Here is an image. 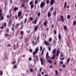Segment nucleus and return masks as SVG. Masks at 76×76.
Instances as JSON below:
<instances>
[{
  "label": "nucleus",
  "instance_id": "nucleus-9",
  "mask_svg": "<svg viewBox=\"0 0 76 76\" xmlns=\"http://www.w3.org/2000/svg\"><path fill=\"white\" fill-rule=\"evenodd\" d=\"M12 21L11 20H9V26H10V25H11L12 24Z\"/></svg>",
  "mask_w": 76,
  "mask_h": 76
},
{
  "label": "nucleus",
  "instance_id": "nucleus-60",
  "mask_svg": "<svg viewBox=\"0 0 76 76\" xmlns=\"http://www.w3.org/2000/svg\"><path fill=\"white\" fill-rule=\"evenodd\" d=\"M15 24L14 23V24H13L12 25V27H13L14 29V27H15Z\"/></svg>",
  "mask_w": 76,
  "mask_h": 76
},
{
  "label": "nucleus",
  "instance_id": "nucleus-3",
  "mask_svg": "<svg viewBox=\"0 0 76 76\" xmlns=\"http://www.w3.org/2000/svg\"><path fill=\"white\" fill-rule=\"evenodd\" d=\"M64 16L62 15L61 16V18L60 19V20L62 21V22H64L65 21V19L64 18Z\"/></svg>",
  "mask_w": 76,
  "mask_h": 76
},
{
  "label": "nucleus",
  "instance_id": "nucleus-42",
  "mask_svg": "<svg viewBox=\"0 0 76 76\" xmlns=\"http://www.w3.org/2000/svg\"><path fill=\"white\" fill-rule=\"evenodd\" d=\"M76 21H75L73 22V25H76Z\"/></svg>",
  "mask_w": 76,
  "mask_h": 76
},
{
  "label": "nucleus",
  "instance_id": "nucleus-13",
  "mask_svg": "<svg viewBox=\"0 0 76 76\" xmlns=\"http://www.w3.org/2000/svg\"><path fill=\"white\" fill-rule=\"evenodd\" d=\"M3 74V72L2 71L0 70V75H1V76H2Z\"/></svg>",
  "mask_w": 76,
  "mask_h": 76
},
{
  "label": "nucleus",
  "instance_id": "nucleus-41",
  "mask_svg": "<svg viewBox=\"0 0 76 76\" xmlns=\"http://www.w3.org/2000/svg\"><path fill=\"white\" fill-rule=\"evenodd\" d=\"M58 56H59L58 53V52H57V50H56V56L57 57H58Z\"/></svg>",
  "mask_w": 76,
  "mask_h": 76
},
{
  "label": "nucleus",
  "instance_id": "nucleus-57",
  "mask_svg": "<svg viewBox=\"0 0 76 76\" xmlns=\"http://www.w3.org/2000/svg\"><path fill=\"white\" fill-rule=\"evenodd\" d=\"M48 49H49V51H50L51 50V48L50 47H49Z\"/></svg>",
  "mask_w": 76,
  "mask_h": 76
},
{
  "label": "nucleus",
  "instance_id": "nucleus-37",
  "mask_svg": "<svg viewBox=\"0 0 76 76\" xmlns=\"http://www.w3.org/2000/svg\"><path fill=\"white\" fill-rule=\"evenodd\" d=\"M34 4H31V7L33 8V7H34Z\"/></svg>",
  "mask_w": 76,
  "mask_h": 76
},
{
  "label": "nucleus",
  "instance_id": "nucleus-2",
  "mask_svg": "<svg viewBox=\"0 0 76 76\" xmlns=\"http://www.w3.org/2000/svg\"><path fill=\"white\" fill-rule=\"evenodd\" d=\"M39 50V47H37L35 49V51H34L33 52V55H36L37 53L38 50Z\"/></svg>",
  "mask_w": 76,
  "mask_h": 76
},
{
  "label": "nucleus",
  "instance_id": "nucleus-58",
  "mask_svg": "<svg viewBox=\"0 0 76 76\" xmlns=\"http://www.w3.org/2000/svg\"><path fill=\"white\" fill-rule=\"evenodd\" d=\"M3 15V13H1H1H0V17H1L2 15Z\"/></svg>",
  "mask_w": 76,
  "mask_h": 76
},
{
  "label": "nucleus",
  "instance_id": "nucleus-38",
  "mask_svg": "<svg viewBox=\"0 0 76 76\" xmlns=\"http://www.w3.org/2000/svg\"><path fill=\"white\" fill-rule=\"evenodd\" d=\"M23 18V16H22L21 17H19L18 20H20V19H22V18Z\"/></svg>",
  "mask_w": 76,
  "mask_h": 76
},
{
  "label": "nucleus",
  "instance_id": "nucleus-14",
  "mask_svg": "<svg viewBox=\"0 0 76 76\" xmlns=\"http://www.w3.org/2000/svg\"><path fill=\"white\" fill-rule=\"evenodd\" d=\"M40 60L41 61V62L42 65H43L44 63H43V61L42 58H40Z\"/></svg>",
  "mask_w": 76,
  "mask_h": 76
},
{
  "label": "nucleus",
  "instance_id": "nucleus-8",
  "mask_svg": "<svg viewBox=\"0 0 76 76\" xmlns=\"http://www.w3.org/2000/svg\"><path fill=\"white\" fill-rule=\"evenodd\" d=\"M37 21V18H36L34 20V21H33L32 23H35V24H36Z\"/></svg>",
  "mask_w": 76,
  "mask_h": 76
},
{
  "label": "nucleus",
  "instance_id": "nucleus-43",
  "mask_svg": "<svg viewBox=\"0 0 76 76\" xmlns=\"http://www.w3.org/2000/svg\"><path fill=\"white\" fill-rule=\"evenodd\" d=\"M14 48H13V50H15V45H14Z\"/></svg>",
  "mask_w": 76,
  "mask_h": 76
},
{
  "label": "nucleus",
  "instance_id": "nucleus-23",
  "mask_svg": "<svg viewBox=\"0 0 76 76\" xmlns=\"http://www.w3.org/2000/svg\"><path fill=\"white\" fill-rule=\"evenodd\" d=\"M57 52L58 53V55H59V53H60V49H58L57 50Z\"/></svg>",
  "mask_w": 76,
  "mask_h": 76
},
{
  "label": "nucleus",
  "instance_id": "nucleus-61",
  "mask_svg": "<svg viewBox=\"0 0 76 76\" xmlns=\"http://www.w3.org/2000/svg\"><path fill=\"white\" fill-rule=\"evenodd\" d=\"M52 40V38H50L49 39V41L50 42H51Z\"/></svg>",
  "mask_w": 76,
  "mask_h": 76
},
{
  "label": "nucleus",
  "instance_id": "nucleus-7",
  "mask_svg": "<svg viewBox=\"0 0 76 76\" xmlns=\"http://www.w3.org/2000/svg\"><path fill=\"white\" fill-rule=\"evenodd\" d=\"M54 0H51L50 1V4H51L50 6H52L54 2Z\"/></svg>",
  "mask_w": 76,
  "mask_h": 76
},
{
  "label": "nucleus",
  "instance_id": "nucleus-30",
  "mask_svg": "<svg viewBox=\"0 0 76 76\" xmlns=\"http://www.w3.org/2000/svg\"><path fill=\"white\" fill-rule=\"evenodd\" d=\"M6 31H7V33H9V29L8 28H7L6 29Z\"/></svg>",
  "mask_w": 76,
  "mask_h": 76
},
{
  "label": "nucleus",
  "instance_id": "nucleus-31",
  "mask_svg": "<svg viewBox=\"0 0 76 76\" xmlns=\"http://www.w3.org/2000/svg\"><path fill=\"white\" fill-rule=\"evenodd\" d=\"M55 72L56 75H58V70H56Z\"/></svg>",
  "mask_w": 76,
  "mask_h": 76
},
{
  "label": "nucleus",
  "instance_id": "nucleus-33",
  "mask_svg": "<svg viewBox=\"0 0 76 76\" xmlns=\"http://www.w3.org/2000/svg\"><path fill=\"white\" fill-rule=\"evenodd\" d=\"M67 28V26H64V30H66Z\"/></svg>",
  "mask_w": 76,
  "mask_h": 76
},
{
  "label": "nucleus",
  "instance_id": "nucleus-11",
  "mask_svg": "<svg viewBox=\"0 0 76 76\" xmlns=\"http://www.w3.org/2000/svg\"><path fill=\"white\" fill-rule=\"evenodd\" d=\"M18 8L17 7H15L14 8V11H16L17 10H18Z\"/></svg>",
  "mask_w": 76,
  "mask_h": 76
},
{
  "label": "nucleus",
  "instance_id": "nucleus-51",
  "mask_svg": "<svg viewBox=\"0 0 76 76\" xmlns=\"http://www.w3.org/2000/svg\"><path fill=\"white\" fill-rule=\"evenodd\" d=\"M27 20V19H25L24 23H26Z\"/></svg>",
  "mask_w": 76,
  "mask_h": 76
},
{
  "label": "nucleus",
  "instance_id": "nucleus-4",
  "mask_svg": "<svg viewBox=\"0 0 76 76\" xmlns=\"http://www.w3.org/2000/svg\"><path fill=\"white\" fill-rule=\"evenodd\" d=\"M45 3L43 2V1H41V3L40 4V7H43L44 6H45Z\"/></svg>",
  "mask_w": 76,
  "mask_h": 76
},
{
  "label": "nucleus",
  "instance_id": "nucleus-62",
  "mask_svg": "<svg viewBox=\"0 0 76 76\" xmlns=\"http://www.w3.org/2000/svg\"><path fill=\"white\" fill-rule=\"evenodd\" d=\"M54 26L53 24L52 26V28H54Z\"/></svg>",
  "mask_w": 76,
  "mask_h": 76
},
{
  "label": "nucleus",
  "instance_id": "nucleus-27",
  "mask_svg": "<svg viewBox=\"0 0 76 76\" xmlns=\"http://www.w3.org/2000/svg\"><path fill=\"white\" fill-rule=\"evenodd\" d=\"M58 37L59 38V40H61V36L60 35V34H59L58 36Z\"/></svg>",
  "mask_w": 76,
  "mask_h": 76
},
{
  "label": "nucleus",
  "instance_id": "nucleus-6",
  "mask_svg": "<svg viewBox=\"0 0 76 76\" xmlns=\"http://www.w3.org/2000/svg\"><path fill=\"white\" fill-rule=\"evenodd\" d=\"M24 33L23 31H21L20 32V34H21V37H23L24 35Z\"/></svg>",
  "mask_w": 76,
  "mask_h": 76
},
{
  "label": "nucleus",
  "instance_id": "nucleus-34",
  "mask_svg": "<svg viewBox=\"0 0 76 76\" xmlns=\"http://www.w3.org/2000/svg\"><path fill=\"white\" fill-rule=\"evenodd\" d=\"M53 7H51V8H50V10L51 11H53Z\"/></svg>",
  "mask_w": 76,
  "mask_h": 76
},
{
  "label": "nucleus",
  "instance_id": "nucleus-45",
  "mask_svg": "<svg viewBox=\"0 0 76 76\" xmlns=\"http://www.w3.org/2000/svg\"><path fill=\"white\" fill-rule=\"evenodd\" d=\"M40 14H41L40 12H39V13H38L37 14L38 16H39L40 15Z\"/></svg>",
  "mask_w": 76,
  "mask_h": 76
},
{
  "label": "nucleus",
  "instance_id": "nucleus-36",
  "mask_svg": "<svg viewBox=\"0 0 76 76\" xmlns=\"http://www.w3.org/2000/svg\"><path fill=\"white\" fill-rule=\"evenodd\" d=\"M42 70V67H41V68H40L39 69V72H41Z\"/></svg>",
  "mask_w": 76,
  "mask_h": 76
},
{
  "label": "nucleus",
  "instance_id": "nucleus-48",
  "mask_svg": "<svg viewBox=\"0 0 76 76\" xmlns=\"http://www.w3.org/2000/svg\"><path fill=\"white\" fill-rule=\"evenodd\" d=\"M42 49H43V47H42V46H41L40 47V50L41 51H42Z\"/></svg>",
  "mask_w": 76,
  "mask_h": 76
},
{
  "label": "nucleus",
  "instance_id": "nucleus-52",
  "mask_svg": "<svg viewBox=\"0 0 76 76\" xmlns=\"http://www.w3.org/2000/svg\"><path fill=\"white\" fill-rule=\"evenodd\" d=\"M16 61H13L12 64H15L16 63Z\"/></svg>",
  "mask_w": 76,
  "mask_h": 76
},
{
  "label": "nucleus",
  "instance_id": "nucleus-32",
  "mask_svg": "<svg viewBox=\"0 0 76 76\" xmlns=\"http://www.w3.org/2000/svg\"><path fill=\"white\" fill-rule=\"evenodd\" d=\"M25 6V4L24 3H22L21 6L22 7H24Z\"/></svg>",
  "mask_w": 76,
  "mask_h": 76
},
{
  "label": "nucleus",
  "instance_id": "nucleus-29",
  "mask_svg": "<svg viewBox=\"0 0 76 76\" xmlns=\"http://www.w3.org/2000/svg\"><path fill=\"white\" fill-rule=\"evenodd\" d=\"M29 19L30 20H31V21H32V20H34V19L33 18H32V17H30L29 18Z\"/></svg>",
  "mask_w": 76,
  "mask_h": 76
},
{
  "label": "nucleus",
  "instance_id": "nucleus-35",
  "mask_svg": "<svg viewBox=\"0 0 76 76\" xmlns=\"http://www.w3.org/2000/svg\"><path fill=\"white\" fill-rule=\"evenodd\" d=\"M44 49H43L42 50V53H41L42 55H43V54L44 52Z\"/></svg>",
  "mask_w": 76,
  "mask_h": 76
},
{
  "label": "nucleus",
  "instance_id": "nucleus-50",
  "mask_svg": "<svg viewBox=\"0 0 76 76\" xmlns=\"http://www.w3.org/2000/svg\"><path fill=\"white\" fill-rule=\"evenodd\" d=\"M4 26L5 27H6V23H4Z\"/></svg>",
  "mask_w": 76,
  "mask_h": 76
},
{
  "label": "nucleus",
  "instance_id": "nucleus-19",
  "mask_svg": "<svg viewBox=\"0 0 76 76\" xmlns=\"http://www.w3.org/2000/svg\"><path fill=\"white\" fill-rule=\"evenodd\" d=\"M48 62L50 63V64H52V60H51V59H49L48 60Z\"/></svg>",
  "mask_w": 76,
  "mask_h": 76
},
{
  "label": "nucleus",
  "instance_id": "nucleus-17",
  "mask_svg": "<svg viewBox=\"0 0 76 76\" xmlns=\"http://www.w3.org/2000/svg\"><path fill=\"white\" fill-rule=\"evenodd\" d=\"M70 58H69L67 60V62H66V63H69V61H70Z\"/></svg>",
  "mask_w": 76,
  "mask_h": 76
},
{
  "label": "nucleus",
  "instance_id": "nucleus-18",
  "mask_svg": "<svg viewBox=\"0 0 76 76\" xmlns=\"http://www.w3.org/2000/svg\"><path fill=\"white\" fill-rule=\"evenodd\" d=\"M34 55V56H33V58H37L38 57V55Z\"/></svg>",
  "mask_w": 76,
  "mask_h": 76
},
{
  "label": "nucleus",
  "instance_id": "nucleus-22",
  "mask_svg": "<svg viewBox=\"0 0 76 76\" xmlns=\"http://www.w3.org/2000/svg\"><path fill=\"white\" fill-rule=\"evenodd\" d=\"M48 55H49V53H48V52H47V53L46 55V58L47 59V58H48Z\"/></svg>",
  "mask_w": 76,
  "mask_h": 76
},
{
  "label": "nucleus",
  "instance_id": "nucleus-39",
  "mask_svg": "<svg viewBox=\"0 0 76 76\" xmlns=\"http://www.w3.org/2000/svg\"><path fill=\"white\" fill-rule=\"evenodd\" d=\"M12 46L11 45H10L9 44H8L7 45V47H11Z\"/></svg>",
  "mask_w": 76,
  "mask_h": 76
},
{
  "label": "nucleus",
  "instance_id": "nucleus-25",
  "mask_svg": "<svg viewBox=\"0 0 76 76\" xmlns=\"http://www.w3.org/2000/svg\"><path fill=\"white\" fill-rule=\"evenodd\" d=\"M3 19H4V17H3V16H1V17L0 19V20H3Z\"/></svg>",
  "mask_w": 76,
  "mask_h": 76
},
{
  "label": "nucleus",
  "instance_id": "nucleus-20",
  "mask_svg": "<svg viewBox=\"0 0 76 76\" xmlns=\"http://www.w3.org/2000/svg\"><path fill=\"white\" fill-rule=\"evenodd\" d=\"M47 21H46L45 22H44V23H43V24L44 25H45V26H46V25H47Z\"/></svg>",
  "mask_w": 76,
  "mask_h": 76
},
{
  "label": "nucleus",
  "instance_id": "nucleus-1",
  "mask_svg": "<svg viewBox=\"0 0 76 76\" xmlns=\"http://www.w3.org/2000/svg\"><path fill=\"white\" fill-rule=\"evenodd\" d=\"M56 49H54L53 51V52H52V53H53V56L52 58H51L50 59H55L56 56Z\"/></svg>",
  "mask_w": 76,
  "mask_h": 76
},
{
  "label": "nucleus",
  "instance_id": "nucleus-49",
  "mask_svg": "<svg viewBox=\"0 0 76 76\" xmlns=\"http://www.w3.org/2000/svg\"><path fill=\"white\" fill-rule=\"evenodd\" d=\"M30 71L31 72H33L34 70L32 69H30Z\"/></svg>",
  "mask_w": 76,
  "mask_h": 76
},
{
  "label": "nucleus",
  "instance_id": "nucleus-12",
  "mask_svg": "<svg viewBox=\"0 0 76 76\" xmlns=\"http://www.w3.org/2000/svg\"><path fill=\"white\" fill-rule=\"evenodd\" d=\"M48 17H50V16H51V14L50 12V11H49L48 12Z\"/></svg>",
  "mask_w": 76,
  "mask_h": 76
},
{
  "label": "nucleus",
  "instance_id": "nucleus-44",
  "mask_svg": "<svg viewBox=\"0 0 76 76\" xmlns=\"http://www.w3.org/2000/svg\"><path fill=\"white\" fill-rule=\"evenodd\" d=\"M49 0H47L46 1V3L48 4H49Z\"/></svg>",
  "mask_w": 76,
  "mask_h": 76
},
{
  "label": "nucleus",
  "instance_id": "nucleus-10",
  "mask_svg": "<svg viewBox=\"0 0 76 76\" xmlns=\"http://www.w3.org/2000/svg\"><path fill=\"white\" fill-rule=\"evenodd\" d=\"M21 12H19L18 13V17H19V16H21Z\"/></svg>",
  "mask_w": 76,
  "mask_h": 76
},
{
  "label": "nucleus",
  "instance_id": "nucleus-15",
  "mask_svg": "<svg viewBox=\"0 0 76 76\" xmlns=\"http://www.w3.org/2000/svg\"><path fill=\"white\" fill-rule=\"evenodd\" d=\"M66 4H67V2L66 1H65L64 3V9H65L66 7Z\"/></svg>",
  "mask_w": 76,
  "mask_h": 76
},
{
  "label": "nucleus",
  "instance_id": "nucleus-40",
  "mask_svg": "<svg viewBox=\"0 0 76 76\" xmlns=\"http://www.w3.org/2000/svg\"><path fill=\"white\" fill-rule=\"evenodd\" d=\"M59 63H60V64H61L62 65V64H63L64 62L63 61H60L59 62Z\"/></svg>",
  "mask_w": 76,
  "mask_h": 76
},
{
  "label": "nucleus",
  "instance_id": "nucleus-28",
  "mask_svg": "<svg viewBox=\"0 0 76 76\" xmlns=\"http://www.w3.org/2000/svg\"><path fill=\"white\" fill-rule=\"evenodd\" d=\"M53 44L54 43L55 44H56L57 43V42L56 41V40H53Z\"/></svg>",
  "mask_w": 76,
  "mask_h": 76
},
{
  "label": "nucleus",
  "instance_id": "nucleus-64",
  "mask_svg": "<svg viewBox=\"0 0 76 76\" xmlns=\"http://www.w3.org/2000/svg\"><path fill=\"white\" fill-rule=\"evenodd\" d=\"M65 65H64V64H63V65L62 67L63 68H64V67H65Z\"/></svg>",
  "mask_w": 76,
  "mask_h": 76
},
{
  "label": "nucleus",
  "instance_id": "nucleus-46",
  "mask_svg": "<svg viewBox=\"0 0 76 76\" xmlns=\"http://www.w3.org/2000/svg\"><path fill=\"white\" fill-rule=\"evenodd\" d=\"M54 33L55 34H56V33H57V31H56V30H54Z\"/></svg>",
  "mask_w": 76,
  "mask_h": 76
},
{
  "label": "nucleus",
  "instance_id": "nucleus-59",
  "mask_svg": "<svg viewBox=\"0 0 76 76\" xmlns=\"http://www.w3.org/2000/svg\"><path fill=\"white\" fill-rule=\"evenodd\" d=\"M28 60L29 61H31L32 60V58H29Z\"/></svg>",
  "mask_w": 76,
  "mask_h": 76
},
{
  "label": "nucleus",
  "instance_id": "nucleus-5",
  "mask_svg": "<svg viewBox=\"0 0 76 76\" xmlns=\"http://www.w3.org/2000/svg\"><path fill=\"white\" fill-rule=\"evenodd\" d=\"M38 26H36L34 28V31H37L38 30Z\"/></svg>",
  "mask_w": 76,
  "mask_h": 76
},
{
  "label": "nucleus",
  "instance_id": "nucleus-54",
  "mask_svg": "<svg viewBox=\"0 0 76 76\" xmlns=\"http://www.w3.org/2000/svg\"><path fill=\"white\" fill-rule=\"evenodd\" d=\"M34 44V45H35L36 43H35V42L34 41H33L32 42Z\"/></svg>",
  "mask_w": 76,
  "mask_h": 76
},
{
  "label": "nucleus",
  "instance_id": "nucleus-16",
  "mask_svg": "<svg viewBox=\"0 0 76 76\" xmlns=\"http://www.w3.org/2000/svg\"><path fill=\"white\" fill-rule=\"evenodd\" d=\"M44 43V44H45L46 45H48V42H47L46 40L45 41Z\"/></svg>",
  "mask_w": 76,
  "mask_h": 76
},
{
  "label": "nucleus",
  "instance_id": "nucleus-26",
  "mask_svg": "<svg viewBox=\"0 0 76 76\" xmlns=\"http://www.w3.org/2000/svg\"><path fill=\"white\" fill-rule=\"evenodd\" d=\"M13 67L14 68H18V65H15Z\"/></svg>",
  "mask_w": 76,
  "mask_h": 76
},
{
  "label": "nucleus",
  "instance_id": "nucleus-24",
  "mask_svg": "<svg viewBox=\"0 0 76 76\" xmlns=\"http://www.w3.org/2000/svg\"><path fill=\"white\" fill-rule=\"evenodd\" d=\"M71 17L69 15H67V18L68 19H69Z\"/></svg>",
  "mask_w": 76,
  "mask_h": 76
},
{
  "label": "nucleus",
  "instance_id": "nucleus-56",
  "mask_svg": "<svg viewBox=\"0 0 76 76\" xmlns=\"http://www.w3.org/2000/svg\"><path fill=\"white\" fill-rule=\"evenodd\" d=\"M29 51H30V52H31V53L32 52V50L30 49H29Z\"/></svg>",
  "mask_w": 76,
  "mask_h": 76
},
{
  "label": "nucleus",
  "instance_id": "nucleus-63",
  "mask_svg": "<svg viewBox=\"0 0 76 76\" xmlns=\"http://www.w3.org/2000/svg\"><path fill=\"white\" fill-rule=\"evenodd\" d=\"M15 18L16 19H18V17H17V15H16L15 16Z\"/></svg>",
  "mask_w": 76,
  "mask_h": 76
},
{
  "label": "nucleus",
  "instance_id": "nucleus-53",
  "mask_svg": "<svg viewBox=\"0 0 76 76\" xmlns=\"http://www.w3.org/2000/svg\"><path fill=\"white\" fill-rule=\"evenodd\" d=\"M38 3L37 0H36L35 1V4H37Z\"/></svg>",
  "mask_w": 76,
  "mask_h": 76
},
{
  "label": "nucleus",
  "instance_id": "nucleus-21",
  "mask_svg": "<svg viewBox=\"0 0 76 76\" xmlns=\"http://www.w3.org/2000/svg\"><path fill=\"white\" fill-rule=\"evenodd\" d=\"M56 12L55 10V12L53 13V15L54 16H56Z\"/></svg>",
  "mask_w": 76,
  "mask_h": 76
},
{
  "label": "nucleus",
  "instance_id": "nucleus-55",
  "mask_svg": "<svg viewBox=\"0 0 76 76\" xmlns=\"http://www.w3.org/2000/svg\"><path fill=\"white\" fill-rule=\"evenodd\" d=\"M22 56L23 58H25V57H26V55H22Z\"/></svg>",
  "mask_w": 76,
  "mask_h": 76
},
{
  "label": "nucleus",
  "instance_id": "nucleus-47",
  "mask_svg": "<svg viewBox=\"0 0 76 76\" xmlns=\"http://www.w3.org/2000/svg\"><path fill=\"white\" fill-rule=\"evenodd\" d=\"M33 3V1H31L29 3V4H30L31 6V5H32V4Z\"/></svg>",
  "mask_w": 76,
  "mask_h": 76
}]
</instances>
